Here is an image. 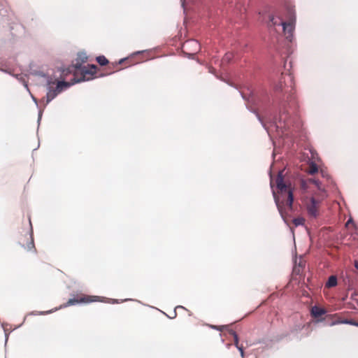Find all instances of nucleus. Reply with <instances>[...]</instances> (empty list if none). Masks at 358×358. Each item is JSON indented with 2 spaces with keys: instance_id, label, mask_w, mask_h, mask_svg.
<instances>
[{
  "instance_id": "25",
  "label": "nucleus",
  "mask_w": 358,
  "mask_h": 358,
  "mask_svg": "<svg viewBox=\"0 0 358 358\" xmlns=\"http://www.w3.org/2000/svg\"><path fill=\"white\" fill-rule=\"evenodd\" d=\"M176 317V312L175 311L174 312V316L172 318Z\"/></svg>"
},
{
  "instance_id": "10",
  "label": "nucleus",
  "mask_w": 358,
  "mask_h": 358,
  "mask_svg": "<svg viewBox=\"0 0 358 358\" xmlns=\"http://www.w3.org/2000/svg\"><path fill=\"white\" fill-rule=\"evenodd\" d=\"M308 184H314L319 189H320V182L318 180H315V179H308L307 180H302L301 181V187L304 189V190H306V189L308 188Z\"/></svg>"
},
{
  "instance_id": "16",
  "label": "nucleus",
  "mask_w": 358,
  "mask_h": 358,
  "mask_svg": "<svg viewBox=\"0 0 358 358\" xmlns=\"http://www.w3.org/2000/svg\"><path fill=\"white\" fill-rule=\"evenodd\" d=\"M189 46H194L196 47L197 49L199 48V44L196 41H189L185 43L183 48H187Z\"/></svg>"
},
{
  "instance_id": "22",
  "label": "nucleus",
  "mask_w": 358,
  "mask_h": 358,
  "mask_svg": "<svg viewBox=\"0 0 358 358\" xmlns=\"http://www.w3.org/2000/svg\"><path fill=\"white\" fill-rule=\"evenodd\" d=\"M355 267L358 270V262L357 261L355 262Z\"/></svg>"
},
{
  "instance_id": "17",
  "label": "nucleus",
  "mask_w": 358,
  "mask_h": 358,
  "mask_svg": "<svg viewBox=\"0 0 358 358\" xmlns=\"http://www.w3.org/2000/svg\"><path fill=\"white\" fill-rule=\"evenodd\" d=\"M318 171V168L316 164L312 162L309 165L308 173L311 175L316 173Z\"/></svg>"
},
{
  "instance_id": "18",
  "label": "nucleus",
  "mask_w": 358,
  "mask_h": 358,
  "mask_svg": "<svg viewBox=\"0 0 358 358\" xmlns=\"http://www.w3.org/2000/svg\"><path fill=\"white\" fill-rule=\"evenodd\" d=\"M87 60V57L85 54H83V53L79 54L76 63L78 62V64H82V63L86 62Z\"/></svg>"
},
{
  "instance_id": "9",
  "label": "nucleus",
  "mask_w": 358,
  "mask_h": 358,
  "mask_svg": "<svg viewBox=\"0 0 358 358\" xmlns=\"http://www.w3.org/2000/svg\"><path fill=\"white\" fill-rule=\"evenodd\" d=\"M326 313V310L324 308L318 306H313L311 309V315L313 317H319L324 315Z\"/></svg>"
},
{
  "instance_id": "14",
  "label": "nucleus",
  "mask_w": 358,
  "mask_h": 358,
  "mask_svg": "<svg viewBox=\"0 0 358 358\" xmlns=\"http://www.w3.org/2000/svg\"><path fill=\"white\" fill-rule=\"evenodd\" d=\"M292 223L294 224V225L295 227H298L299 225H303L304 224L305 219L303 217H298L294 218L292 220Z\"/></svg>"
},
{
  "instance_id": "13",
  "label": "nucleus",
  "mask_w": 358,
  "mask_h": 358,
  "mask_svg": "<svg viewBox=\"0 0 358 358\" xmlns=\"http://www.w3.org/2000/svg\"><path fill=\"white\" fill-rule=\"evenodd\" d=\"M280 21H283L282 19H280V17H275L274 16H270V23H269V26H273V27H275V26H282L281 24H279V22Z\"/></svg>"
},
{
  "instance_id": "6",
  "label": "nucleus",
  "mask_w": 358,
  "mask_h": 358,
  "mask_svg": "<svg viewBox=\"0 0 358 358\" xmlns=\"http://www.w3.org/2000/svg\"><path fill=\"white\" fill-rule=\"evenodd\" d=\"M279 24H281L282 27V31L285 36V37L291 41L293 35V31L294 29V22L289 21L288 22L280 21L279 22Z\"/></svg>"
},
{
  "instance_id": "3",
  "label": "nucleus",
  "mask_w": 358,
  "mask_h": 358,
  "mask_svg": "<svg viewBox=\"0 0 358 358\" xmlns=\"http://www.w3.org/2000/svg\"><path fill=\"white\" fill-rule=\"evenodd\" d=\"M55 84V82L49 80L48 82V92L45 98L43 99V101H45V105L48 104L53 99H55L60 92L63 91L64 88H66L71 85V83L66 81H57L56 86L52 85Z\"/></svg>"
},
{
  "instance_id": "11",
  "label": "nucleus",
  "mask_w": 358,
  "mask_h": 358,
  "mask_svg": "<svg viewBox=\"0 0 358 358\" xmlns=\"http://www.w3.org/2000/svg\"><path fill=\"white\" fill-rule=\"evenodd\" d=\"M28 242L27 243V245H25L24 243H20L24 248H26L27 250L30 251L33 249H35L34 243V238L32 236V234H30L29 235V237L27 238Z\"/></svg>"
},
{
  "instance_id": "21",
  "label": "nucleus",
  "mask_w": 358,
  "mask_h": 358,
  "mask_svg": "<svg viewBox=\"0 0 358 358\" xmlns=\"http://www.w3.org/2000/svg\"><path fill=\"white\" fill-rule=\"evenodd\" d=\"M282 78L284 79L285 81L286 80V79H287L292 83L293 78L290 74L285 75V76H283Z\"/></svg>"
},
{
  "instance_id": "15",
  "label": "nucleus",
  "mask_w": 358,
  "mask_h": 358,
  "mask_svg": "<svg viewBox=\"0 0 358 358\" xmlns=\"http://www.w3.org/2000/svg\"><path fill=\"white\" fill-rule=\"evenodd\" d=\"M96 59L101 66H106L109 62L108 60L103 55L97 57Z\"/></svg>"
},
{
  "instance_id": "8",
  "label": "nucleus",
  "mask_w": 358,
  "mask_h": 358,
  "mask_svg": "<svg viewBox=\"0 0 358 358\" xmlns=\"http://www.w3.org/2000/svg\"><path fill=\"white\" fill-rule=\"evenodd\" d=\"M229 334L231 335L234 338V345L238 348V350H239L240 353H241V356L242 357V358H244L245 357V352H244V350H243V346L242 345H240L239 344V339H238V334L236 333L235 331L234 330H230L229 331Z\"/></svg>"
},
{
  "instance_id": "26",
  "label": "nucleus",
  "mask_w": 358,
  "mask_h": 358,
  "mask_svg": "<svg viewBox=\"0 0 358 358\" xmlns=\"http://www.w3.org/2000/svg\"><path fill=\"white\" fill-rule=\"evenodd\" d=\"M303 327H301V326H299V329H301Z\"/></svg>"
},
{
  "instance_id": "2",
  "label": "nucleus",
  "mask_w": 358,
  "mask_h": 358,
  "mask_svg": "<svg viewBox=\"0 0 358 358\" xmlns=\"http://www.w3.org/2000/svg\"><path fill=\"white\" fill-rule=\"evenodd\" d=\"M97 66L94 64L82 66L81 64L76 63L75 64L64 69L62 71V77L65 79L69 74L73 73V78L70 83L73 85L76 83L90 80L94 78L96 73Z\"/></svg>"
},
{
  "instance_id": "23",
  "label": "nucleus",
  "mask_w": 358,
  "mask_h": 358,
  "mask_svg": "<svg viewBox=\"0 0 358 358\" xmlns=\"http://www.w3.org/2000/svg\"><path fill=\"white\" fill-rule=\"evenodd\" d=\"M178 308H182V309H185V308L183 306H178L176 308V309H178Z\"/></svg>"
},
{
  "instance_id": "19",
  "label": "nucleus",
  "mask_w": 358,
  "mask_h": 358,
  "mask_svg": "<svg viewBox=\"0 0 358 358\" xmlns=\"http://www.w3.org/2000/svg\"><path fill=\"white\" fill-rule=\"evenodd\" d=\"M233 57V54L231 52H228L225 54L224 57L222 58V62H229Z\"/></svg>"
},
{
  "instance_id": "7",
  "label": "nucleus",
  "mask_w": 358,
  "mask_h": 358,
  "mask_svg": "<svg viewBox=\"0 0 358 358\" xmlns=\"http://www.w3.org/2000/svg\"><path fill=\"white\" fill-rule=\"evenodd\" d=\"M133 59H134V55H132L129 57H127V58L122 59L119 61L118 63L111 64L110 65H109L108 69H113V72L120 71V68H119L120 64L127 62L128 66L132 65L134 64V62H132Z\"/></svg>"
},
{
  "instance_id": "4",
  "label": "nucleus",
  "mask_w": 358,
  "mask_h": 358,
  "mask_svg": "<svg viewBox=\"0 0 358 358\" xmlns=\"http://www.w3.org/2000/svg\"><path fill=\"white\" fill-rule=\"evenodd\" d=\"M326 196V192L322 191L320 194H315L309 199L306 206L310 216L316 217L319 215L321 203Z\"/></svg>"
},
{
  "instance_id": "1",
  "label": "nucleus",
  "mask_w": 358,
  "mask_h": 358,
  "mask_svg": "<svg viewBox=\"0 0 358 358\" xmlns=\"http://www.w3.org/2000/svg\"><path fill=\"white\" fill-rule=\"evenodd\" d=\"M283 172V170L279 171L275 178L271 176V186L276 187L278 195L273 191L275 202L282 219L288 224L291 217L290 213L293 210V188L290 182L285 181Z\"/></svg>"
},
{
  "instance_id": "5",
  "label": "nucleus",
  "mask_w": 358,
  "mask_h": 358,
  "mask_svg": "<svg viewBox=\"0 0 358 358\" xmlns=\"http://www.w3.org/2000/svg\"><path fill=\"white\" fill-rule=\"evenodd\" d=\"M96 301H101V297L98 296H90L84 294H78L73 298L69 299L66 303L61 305L60 308L74 306L78 303H89Z\"/></svg>"
},
{
  "instance_id": "20",
  "label": "nucleus",
  "mask_w": 358,
  "mask_h": 358,
  "mask_svg": "<svg viewBox=\"0 0 358 358\" xmlns=\"http://www.w3.org/2000/svg\"><path fill=\"white\" fill-rule=\"evenodd\" d=\"M343 323L358 327V322L353 320H345Z\"/></svg>"
},
{
  "instance_id": "12",
  "label": "nucleus",
  "mask_w": 358,
  "mask_h": 358,
  "mask_svg": "<svg viewBox=\"0 0 358 358\" xmlns=\"http://www.w3.org/2000/svg\"><path fill=\"white\" fill-rule=\"evenodd\" d=\"M337 285V278L336 276L335 275H331L327 283H326V287H328V288H331V287H335L336 285Z\"/></svg>"
},
{
  "instance_id": "24",
  "label": "nucleus",
  "mask_w": 358,
  "mask_h": 358,
  "mask_svg": "<svg viewBox=\"0 0 358 358\" xmlns=\"http://www.w3.org/2000/svg\"><path fill=\"white\" fill-rule=\"evenodd\" d=\"M294 271H295V272H296V271H297V272L299 273V269L297 271V268H294Z\"/></svg>"
}]
</instances>
